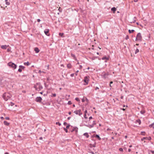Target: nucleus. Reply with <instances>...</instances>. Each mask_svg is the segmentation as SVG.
I'll use <instances>...</instances> for the list:
<instances>
[{"label":"nucleus","instance_id":"c03bdc74","mask_svg":"<svg viewBox=\"0 0 154 154\" xmlns=\"http://www.w3.org/2000/svg\"><path fill=\"white\" fill-rule=\"evenodd\" d=\"M123 149L122 148H120L119 149V150L120 151H123Z\"/></svg>","mask_w":154,"mask_h":154},{"label":"nucleus","instance_id":"7c9ffc66","mask_svg":"<svg viewBox=\"0 0 154 154\" xmlns=\"http://www.w3.org/2000/svg\"><path fill=\"white\" fill-rule=\"evenodd\" d=\"M144 140H147V138L146 137H144L141 139V140L143 141Z\"/></svg>","mask_w":154,"mask_h":154},{"label":"nucleus","instance_id":"cd10ccee","mask_svg":"<svg viewBox=\"0 0 154 154\" xmlns=\"http://www.w3.org/2000/svg\"><path fill=\"white\" fill-rule=\"evenodd\" d=\"M141 134L143 136L145 135V132L142 131L141 133Z\"/></svg>","mask_w":154,"mask_h":154},{"label":"nucleus","instance_id":"864d4df0","mask_svg":"<svg viewBox=\"0 0 154 154\" xmlns=\"http://www.w3.org/2000/svg\"><path fill=\"white\" fill-rule=\"evenodd\" d=\"M151 151L152 153V154H154V151L151 150Z\"/></svg>","mask_w":154,"mask_h":154},{"label":"nucleus","instance_id":"4c0bfd02","mask_svg":"<svg viewBox=\"0 0 154 154\" xmlns=\"http://www.w3.org/2000/svg\"><path fill=\"white\" fill-rule=\"evenodd\" d=\"M97 58V57H93L92 58V60H94Z\"/></svg>","mask_w":154,"mask_h":154},{"label":"nucleus","instance_id":"473e14b6","mask_svg":"<svg viewBox=\"0 0 154 154\" xmlns=\"http://www.w3.org/2000/svg\"><path fill=\"white\" fill-rule=\"evenodd\" d=\"M56 125H58L60 126L61 125V123H60L59 122H56Z\"/></svg>","mask_w":154,"mask_h":154},{"label":"nucleus","instance_id":"4d7b16f0","mask_svg":"<svg viewBox=\"0 0 154 154\" xmlns=\"http://www.w3.org/2000/svg\"><path fill=\"white\" fill-rule=\"evenodd\" d=\"M89 120H90V119H92V116H91V117H89Z\"/></svg>","mask_w":154,"mask_h":154},{"label":"nucleus","instance_id":"ddd939ff","mask_svg":"<svg viewBox=\"0 0 154 154\" xmlns=\"http://www.w3.org/2000/svg\"><path fill=\"white\" fill-rule=\"evenodd\" d=\"M111 10L112 11H113L114 13L115 12L116 10V8L115 7H113L111 8Z\"/></svg>","mask_w":154,"mask_h":154},{"label":"nucleus","instance_id":"6ab92c4d","mask_svg":"<svg viewBox=\"0 0 154 154\" xmlns=\"http://www.w3.org/2000/svg\"><path fill=\"white\" fill-rule=\"evenodd\" d=\"M23 64L25 65L29 66L30 65L28 61L27 62L24 63Z\"/></svg>","mask_w":154,"mask_h":154},{"label":"nucleus","instance_id":"f704fd0d","mask_svg":"<svg viewBox=\"0 0 154 154\" xmlns=\"http://www.w3.org/2000/svg\"><path fill=\"white\" fill-rule=\"evenodd\" d=\"M18 71L19 72H21L22 71V69H20V68H19L18 69Z\"/></svg>","mask_w":154,"mask_h":154},{"label":"nucleus","instance_id":"052dcab7","mask_svg":"<svg viewBox=\"0 0 154 154\" xmlns=\"http://www.w3.org/2000/svg\"><path fill=\"white\" fill-rule=\"evenodd\" d=\"M71 118V117H68V118H67V119L68 120H69Z\"/></svg>","mask_w":154,"mask_h":154},{"label":"nucleus","instance_id":"1a4fd4ad","mask_svg":"<svg viewBox=\"0 0 154 154\" xmlns=\"http://www.w3.org/2000/svg\"><path fill=\"white\" fill-rule=\"evenodd\" d=\"M8 46V45H3L1 46V48L3 49H5L7 48V47Z\"/></svg>","mask_w":154,"mask_h":154},{"label":"nucleus","instance_id":"f8f14e48","mask_svg":"<svg viewBox=\"0 0 154 154\" xmlns=\"http://www.w3.org/2000/svg\"><path fill=\"white\" fill-rule=\"evenodd\" d=\"M149 127L150 128H152L153 129L154 128V123H152L150 125H149Z\"/></svg>","mask_w":154,"mask_h":154},{"label":"nucleus","instance_id":"13d9d810","mask_svg":"<svg viewBox=\"0 0 154 154\" xmlns=\"http://www.w3.org/2000/svg\"><path fill=\"white\" fill-rule=\"evenodd\" d=\"M60 7H59V9H58V10L60 12H61V10H60Z\"/></svg>","mask_w":154,"mask_h":154},{"label":"nucleus","instance_id":"39448f33","mask_svg":"<svg viewBox=\"0 0 154 154\" xmlns=\"http://www.w3.org/2000/svg\"><path fill=\"white\" fill-rule=\"evenodd\" d=\"M81 109L75 111L74 112L76 115H79V116H81L82 115V113L81 112Z\"/></svg>","mask_w":154,"mask_h":154},{"label":"nucleus","instance_id":"aec40b11","mask_svg":"<svg viewBox=\"0 0 154 154\" xmlns=\"http://www.w3.org/2000/svg\"><path fill=\"white\" fill-rule=\"evenodd\" d=\"M67 66L68 68H71L72 66L70 64H67Z\"/></svg>","mask_w":154,"mask_h":154},{"label":"nucleus","instance_id":"79ce46f5","mask_svg":"<svg viewBox=\"0 0 154 154\" xmlns=\"http://www.w3.org/2000/svg\"><path fill=\"white\" fill-rule=\"evenodd\" d=\"M70 126V125H67L66 126V128L67 129H68L69 128Z\"/></svg>","mask_w":154,"mask_h":154},{"label":"nucleus","instance_id":"a18cd8bd","mask_svg":"<svg viewBox=\"0 0 154 154\" xmlns=\"http://www.w3.org/2000/svg\"><path fill=\"white\" fill-rule=\"evenodd\" d=\"M92 147H95L96 146V143H95L94 144H92Z\"/></svg>","mask_w":154,"mask_h":154},{"label":"nucleus","instance_id":"bb28decb","mask_svg":"<svg viewBox=\"0 0 154 154\" xmlns=\"http://www.w3.org/2000/svg\"><path fill=\"white\" fill-rule=\"evenodd\" d=\"M74 131H75L76 132H77L78 131V128L76 127H74Z\"/></svg>","mask_w":154,"mask_h":154},{"label":"nucleus","instance_id":"0e129e2a","mask_svg":"<svg viewBox=\"0 0 154 154\" xmlns=\"http://www.w3.org/2000/svg\"><path fill=\"white\" fill-rule=\"evenodd\" d=\"M82 102H84L85 101V100H84V99H82Z\"/></svg>","mask_w":154,"mask_h":154},{"label":"nucleus","instance_id":"338daca9","mask_svg":"<svg viewBox=\"0 0 154 154\" xmlns=\"http://www.w3.org/2000/svg\"><path fill=\"white\" fill-rule=\"evenodd\" d=\"M121 109L123 110V111H125V109H124V108H122V109Z\"/></svg>","mask_w":154,"mask_h":154},{"label":"nucleus","instance_id":"20e7f679","mask_svg":"<svg viewBox=\"0 0 154 154\" xmlns=\"http://www.w3.org/2000/svg\"><path fill=\"white\" fill-rule=\"evenodd\" d=\"M89 80V77L87 76L85 77L84 78V81L85 82V84L84 85H87Z\"/></svg>","mask_w":154,"mask_h":154},{"label":"nucleus","instance_id":"f3484780","mask_svg":"<svg viewBox=\"0 0 154 154\" xmlns=\"http://www.w3.org/2000/svg\"><path fill=\"white\" fill-rule=\"evenodd\" d=\"M95 137L97 138L99 140H101V138L100 137V136L96 134Z\"/></svg>","mask_w":154,"mask_h":154},{"label":"nucleus","instance_id":"6e6d98bb","mask_svg":"<svg viewBox=\"0 0 154 154\" xmlns=\"http://www.w3.org/2000/svg\"><path fill=\"white\" fill-rule=\"evenodd\" d=\"M131 149H128V151L129 152H131Z\"/></svg>","mask_w":154,"mask_h":154},{"label":"nucleus","instance_id":"f03ea898","mask_svg":"<svg viewBox=\"0 0 154 154\" xmlns=\"http://www.w3.org/2000/svg\"><path fill=\"white\" fill-rule=\"evenodd\" d=\"M142 39V37L140 33L139 32L138 33L136 36L135 41H141Z\"/></svg>","mask_w":154,"mask_h":154},{"label":"nucleus","instance_id":"2eb2a0df","mask_svg":"<svg viewBox=\"0 0 154 154\" xmlns=\"http://www.w3.org/2000/svg\"><path fill=\"white\" fill-rule=\"evenodd\" d=\"M83 135H84V136H85L86 137H87V138H88V137H89V135L88 134V133H85Z\"/></svg>","mask_w":154,"mask_h":154},{"label":"nucleus","instance_id":"5fc2aeb1","mask_svg":"<svg viewBox=\"0 0 154 154\" xmlns=\"http://www.w3.org/2000/svg\"><path fill=\"white\" fill-rule=\"evenodd\" d=\"M92 144H90V147L92 148Z\"/></svg>","mask_w":154,"mask_h":154},{"label":"nucleus","instance_id":"c756f323","mask_svg":"<svg viewBox=\"0 0 154 154\" xmlns=\"http://www.w3.org/2000/svg\"><path fill=\"white\" fill-rule=\"evenodd\" d=\"M147 138V140H151V137H146Z\"/></svg>","mask_w":154,"mask_h":154},{"label":"nucleus","instance_id":"5701e85b","mask_svg":"<svg viewBox=\"0 0 154 154\" xmlns=\"http://www.w3.org/2000/svg\"><path fill=\"white\" fill-rule=\"evenodd\" d=\"M71 56L72 57H73L74 58V59H75V60H76V57H75V55L74 54L72 53V54H71Z\"/></svg>","mask_w":154,"mask_h":154},{"label":"nucleus","instance_id":"e433bc0d","mask_svg":"<svg viewBox=\"0 0 154 154\" xmlns=\"http://www.w3.org/2000/svg\"><path fill=\"white\" fill-rule=\"evenodd\" d=\"M14 104L12 103V102H11V103H10V105L11 106H13L14 105Z\"/></svg>","mask_w":154,"mask_h":154},{"label":"nucleus","instance_id":"58836bf2","mask_svg":"<svg viewBox=\"0 0 154 154\" xmlns=\"http://www.w3.org/2000/svg\"><path fill=\"white\" fill-rule=\"evenodd\" d=\"M11 48H8L7 49V51L8 52H10V51H11Z\"/></svg>","mask_w":154,"mask_h":154},{"label":"nucleus","instance_id":"c85d7f7f","mask_svg":"<svg viewBox=\"0 0 154 154\" xmlns=\"http://www.w3.org/2000/svg\"><path fill=\"white\" fill-rule=\"evenodd\" d=\"M139 51V50L138 49H136V50H135V54H136L137 53H138Z\"/></svg>","mask_w":154,"mask_h":154},{"label":"nucleus","instance_id":"a878e982","mask_svg":"<svg viewBox=\"0 0 154 154\" xmlns=\"http://www.w3.org/2000/svg\"><path fill=\"white\" fill-rule=\"evenodd\" d=\"M136 122L139 123V124L140 125L141 123V121L140 119H138L136 120Z\"/></svg>","mask_w":154,"mask_h":154},{"label":"nucleus","instance_id":"72a5a7b5","mask_svg":"<svg viewBox=\"0 0 154 154\" xmlns=\"http://www.w3.org/2000/svg\"><path fill=\"white\" fill-rule=\"evenodd\" d=\"M63 129L64 130V131H65V132H66V133H67L68 132V130H67V129L65 128H63Z\"/></svg>","mask_w":154,"mask_h":154},{"label":"nucleus","instance_id":"4be33fe9","mask_svg":"<svg viewBox=\"0 0 154 154\" xmlns=\"http://www.w3.org/2000/svg\"><path fill=\"white\" fill-rule=\"evenodd\" d=\"M134 31V30L133 29H132L131 30L130 29H129L128 30V32L129 33H131L133 32Z\"/></svg>","mask_w":154,"mask_h":154},{"label":"nucleus","instance_id":"b1692460","mask_svg":"<svg viewBox=\"0 0 154 154\" xmlns=\"http://www.w3.org/2000/svg\"><path fill=\"white\" fill-rule=\"evenodd\" d=\"M19 67H20V69H24L25 68V67L23 66H22V65H20L19 66Z\"/></svg>","mask_w":154,"mask_h":154},{"label":"nucleus","instance_id":"09e8293b","mask_svg":"<svg viewBox=\"0 0 154 154\" xmlns=\"http://www.w3.org/2000/svg\"><path fill=\"white\" fill-rule=\"evenodd\" d=\"M67 124V123L66 122H64L63 123V125H66Z\"/></svg>","mask_w":154,"mask_h":154},{"label":"nucleus","instance_id":"393cba45","mask_svg":"<svg viewBox=\"0 0 154 154\" xmlns=\"http://www.w3.org/2000/svg\"><path fill=\"white\" fill-rule=\"evenodd\" d=\"M102 59L103 60H104L105 59H106V60H109V58H108V57H103L102 58Z\"/></svg>","mask_w":154,"mask_h":154},{"label":"nucleus","instance_id":"dca6fc26","mask_svg":"<svg viewBox=\"0 0 154 154\" xmlns=\"http://www.w3.org/2000/svg\"><path fill=\"white\" fill-rule=\"evenodd\" d=\"M4 124L6 125H7V126H8L9 125V123L7 121H5L4 122Z\"/></svg>","mask_w":154,"mask_h":154},{"label":"nucleus","instance_id":"a211bd4d","mask_svg":"<svg viewBox=\"0 0 154 154\" xmlns=\"http://www.w3.org/2000/svg\"><path fill=\"white\" fill-rule=\"evenodd\" d=\"M145 112L146 111L144 110L143 109L140 111V112L142 114H143L145 113Z\"/></svg>","mask_w":154,"mask_h":154},{"label":"nucleus","instance_id":"7ed1b4c3","mask_svg":"<svg viewBox=\"0 0 154 154\" xmlns=\"http://www.w3.org/2000/svg\"><path fill=\"white\" fill-rule=\"evenodd\" d=\"M8 64L9 66L11 67L14 69L17 67V65L11 62H9Z\"/></svg>","mask_w":154,"mask_h":154},{"label":"nucleus","instance_id":"69168bd1","mask_svg":"<svg viewBox=\"0 0 154 154\" xmlns=\"http://www.w3.org/2000/svg\"><path fill=\"white\" fill-rule=\"evenodd\" d=\"M39 139L40 140H42V137H40V138H39Z\"/></svg>","mask_w":154,"mask_h":154},{"label":"nucleus","instance_id":"680f3d73","mask_svg":"<svg viewBox=\"0 0 154 154\" xmlns=\"http://www.w3.org/2000/svg\"><path fill=\"white\" fill-rule=\"evenodd\" d=\"M138 1V0H134V2H137Z\"/></svg>","mask_w":154,"mask_h":154},{"label":"nucleus","instance_id":"423d86ee","mask_svg":"<svg viewBox=\"0 0 154 154\" xmlns=\"http://www.w3.org/2000/svg\"><path fill=\"white\" fill-rule=\"evenodd\" d=\"M108 75V73H105V72H103L102 73V76L103 78L106 79L107 78Z\"/></svg>","mask_w":154,"mask_h":154},{"label":"nucleus","instance_id":"f257e3e1","mask_svg":"<svg viewBox=\"0 0 154 154\" xmlns=\"http://www.w3.org/2000/svg\"><path fill=\"white\" fill-rule=\"evenodd\" d=\"M3 99L6 101H7L11 97V95L8 93H5L3 94Z\"/></svg>","mask_w":154,"mask_h":154},{"label":"nucleus","instance_id":"0eeeda50","mask_svg":"<svg viewBox=\"0 0 154 154\" xmlns=\"http://www.w3.org/2000/svg\"><path fill=\"white\" fill-rule=\"evenodd\" d=\"M42 100V98L40 97H37L35 98V100L37 102H40Z\"/></svg>","mask_w":154,"mask_h":154},{"label":"nucleus","instance_id":"8fccbe9b","mask_svg":"<svg viewBox=\"0 0 154 154\" xmlns=\"http://www.w3.org/2000/svg\"><path fill=\"white\" fill-rule=\"evenodd\" d=\"M70 76L71 77H73L74 76V73L71 74L70 75Z\"/></svg>","mask_w":154,"mask_h":154},{"label":"nucleus","instance_id":"412c9836","mask_svg":"<svg viewBox=\"0 0 154 154\" xmlns=\"http://www.w3.org/2000/svg\"><path fill=\"white\" fill-rule=\"evenodd\" d=\"M5 4L7 5H9L10 4L9 2H8V0H5Z\"/></svg>","mask_w":154,"mask_h":154},{"label":"nucleus","instance_id":"3c124183","mask_svg":"<svg viewBox=\"0 0 154 154\" xmlns=\"http://www.w3.org/2000/svg\"><path fill=\"white\" fill-rule=\"evenodd\" d=\"M82 68V66L81 65L79 66V69H81Z\"/></svg>","mask_w":154,"mask_h":154},{"label":"nucleus","instance_id":"ea45409f","mask_svg":"<svg viewBox=\"0 0 154 154\" xmlns=\"http://www.w3.org/2000/svg\"><path fill=\"white\" fill-rule=\"evenodd\" d=\"M75 100L77 101H79V98L78 97H76L75 98Z\"/></svg>","mask_w":154,"mask_h":154},{"label":"nucleus","instance_id":"603ef678","mask_svg":"<svg viewBox=\"0 0 154 154\" xmlns=\"http://www.w3.org/2000/svg\"><path fill=\"white\" fill-rule=\"evenodd\" d=\"M5 119L7 120H9V118L8 117H7L5 118Z\"/></svg>","mask_w":154,"mask_h":154},{"label":"nucleus","instance_id":"49530a36","mask_svg":"<svg viewBox=\"0 0 154 154\" xmlns=\"http://www.w3.org/2000/svg\"><path fill=\"white\" fill-rule=\"evenodd\" d=\"M129 36L128 35H127L126 36V39H127L128 38H129Z\"/></svg>","mask_w":154,"mask_h":154},{"label":"nucleus","instance_id":"c9c22d12","mask_svg":"<svg viewBox=\"0 0 154 154\" xmlns=\"http://www.w3.org/2000/svg\"><path fill=\"white\" fill-rule=\"evenodd\" d=\"M96 124V121H93V124H92V125H93V126H94V125H95Z\"/></svg>","mask_w":154,"mask_h":154},{"label":"nucleus","instance_id":"a19ab883","mask_svg":"<svg viewBox=\"0 0 154 154\" xmlns=\"http://www.w3.org/2000/svg\"><path fill=\"white\" fill-rule=\"evenodd\" d=\"M112 83H113V82L112 81L110 82V86L111 87H112V86H111V85H112Z\"/></svg>","mask_w":154,"mask_h":154},{"label":"nucleus","instance_id":"2f4dec72","mask_svg":"<svg viewBox=\"0 0 154 154\" xmlns=\"http://www.w3.org/2000/svg\"><path fill=\"white\" fill-rule=\"evenodd\" d=\"M63 33H59V35L61 36V37H63Z\"/></svg>","mask_w":154,"mask_h":154},{"label":"nucleus","instance_id":"bf43d9fd","mask_svg":"<svg viewBox=\"0 0 154 154\" xmlns=\"http://www.w3.org/2000/svg\"><path fill=\"white\" fill-rule=\"evenodd\" d=\"M99 89V88L98 87H96L95 88V90H97V89Z\"/></svg>","mask_w":154,"mask_h":154},{"label":"nucleus","instance_id":"774afa93","mask_svg":"<svg viewBox=\"0 0 154 154\" xmlns=\"http://www.w3.org/2000/svg\"><path fill=\"white\" fill-rule=\"evenodd\" d=\"M5 154H8V153L7 152H6L5 153Z\"/></svg>","mask_w":154,"mask_h":154},{"label":"nucleus","instance_id":"4468645a","mask_svg":"<svg viewBox=\"0 0 154 154\" xmlns=\"http://www.w3.org/2000/svg\"><path fill=\"white\" fill-rule=\"evenodd\" d=\"M87 127L89 128H93L94 126H93V125H85Z\"/></svg>","mask_w":154,"mask_h":154},{"label":"nucleus","instance_id":"6e6552de","mask_svg":"<svg viewBox=\"0 0 154 154\" xmlns=\"http://www.w3.org/2000/svg\"><path fill=\"white\" fill-rule=\"evenodd\" d=\"M44 32L45 35L48 36L49 35V34H48L49 30L48 29H45Z\"/></svg>","mask_w":154,"mask_h":154},{"label":"nucleus","instance_id":"37998d69","mask_svg":"<svg viewBox=\"0 0 154 154\" xmlns=\"http://www.w3.org/2000/svg\"><path fill=\"white\" fill-rule=\"evenodd\" d=\"M72 103V102H71V101H69L68 102V104H69L70 105V104H71Z\"/></svg>","mask_w":154,"mask_h":154},{"label":"nucleus","instance_id":"e2e57ef3","mask_svg":"<svg viewBox=\"0 0 154 154\" xmlns=\"http://www.w3.org/2000/svg\"><path fill=\"white\" fill-rule=\"evenodd\" d=\"M68 114H69V115H70L71 114V112H68Z\"/></svg>","mask_w":154,"mask_h":154},{"label":"nucleus","instance_id":"9d476101","mask_svg":"<svg viewBox=\"0 0 154 154\" xmlns=\"http://www.w3.org/2000/svg\"><path fill=\"white\" fill-rule=\"evenodd\" d=\"M34 51H35V52L36 53H38L40 51V50L37 47L35 48L34 49Z\"/></svg>","mask_w":154,"mask_h":154},{"label":"nucleus","instance_id":"9b49d317","mask_svg":"<svg viewBox=\"0 0 154 154\" xmlns=\"http://www.w3.org/2000/svg\"><path fill=\"white\" fill-rule=\"evenodd\" d=\"M87 112V110H86L85 111V115L84 116V118L86 119H88V117H86V113Z\"/></svg>","mask_w":154,"mask_h":154},{"label":"nucleus","instance_id":"de8ad7c7","mask_svg":"<svg viewBox=\"0 0 154 154\" xmlns=\"http://www.w3.org/2000/svg\"><path fill=\"white\" fill-rule=\"evenodd\" d=\"M53 97H55L56 96V94H52Z\"/></svg>","mask_w":154,"mask_h":154}]
</instances>
